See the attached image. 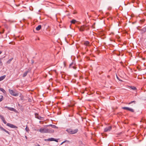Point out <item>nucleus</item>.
I'll return each mask as SVG.
<instances>
[{"label":"nucleus","mask_w":146,"mask_h":146,"mask_svg":"<svg viewBox=\"0 0 146 146\" xmlns=\"http://www.w3.org/2000/svg\"><path fill=\"white\" fill-rule=\"evenodd\" d=\"M68 133L70 134H74L76 133L78 131V129H76L74 130L69 128L66 130Z\"/></svg>","instance_id":"nucleus-1"},{"label":"nucleus","mask_w":146,"mask_h":146,"mask_svg":"<svg viewBox=\"0 0 146 146\" xmlns=\"http://www.w3.org/2000/svg\"><path fill=\"white\" fill-rule=\"evenodd\" d=\"M78 29L80 31L82 32L85 30H88L89 29V27L88 26L85 25L81 26L80 27H78Z\"/></svg>","instance_id":"nucleus-2"},{"label":"nucleus","mask_w":146,"mask_h":146,"mask_svg":"<svg viewBox=\"0 0 146 146\" xmlns=\"http://www.w3.org/2000/svg\"><path fill=\"white\" fill-rule=\"evenodd\" d=\"M9 93L13 96H18L19 95V93L17 92H15L13 90H11L9 89Z\"/></svg>","instance_id":"nucleus-3"},{"label":"nucleus","mask_w":146,"mask_h":146,"mask_svg":"<svg viewBox=\"0 0 146 146\" xmlns=\"http://www.w3.org/2000/svg\"><path fill=\"white\" fill-rule=\"evenodd\" d=\"M6 125L7 126L11 128H18V127L17 126L15 125H14L13 124H12L10 123H7V124Z\"/></svg>","instance_id":"nucleus-4"},{"label":"nucleus","mask_w":146,"mask_h":146,"mask_svg":"<svg viewBox=\"0 0 146 146\" xmlns=\"http://www.w3.org/2000/svg\"><path fill=\"white\" fill-rule=\"evenodd\" d=\"M39 131L41 133H46L48 132V130L45 128H41Z\"/></svg>","instance_id":"nucleus-5"},{"label":"nucleus","mask_w":146,"mask_h":146,"mask_svg":"<svg viewBox=\"0 0 146 146\" xmlns=\"http://www.w3.org/2000/svg\"><path fill=\"white\" fill-rule=\"evenodd\" d=\"M35 117L37 119H40V120H44V118L43 117H41L40 116H39L38 113H35Z\"/></svg>","instance_id":"nucleus-6"},{"label":"nucleus","mask_w":146,"mask_h":146,"mask_svg":"<svg viewBox=\"0 0 146 146\" xmlns=\"http://www.w3.org/2000/svg\"><path fill=\"white\" fill-rule=\"evenodd\" d=\"M136 103V101H133L128 103V105H129L130 106H133Z\"/></svg>","instance_id":"nucleus-7"},{"label":"nucleus","mask_w":146,"mask_h":146,"mask_svg":"<svg viewBox=\"0 0 146 146\" xmlns=\"http://www.w3.org/2000/svg\"><path fill=\"white\" fill-rule=\"evenodd\" d=\"M111 129V126H109L106 127L104 129V131L107 132L108 131H110Z\"/></svg>","instance_id":"nucleus-8"},{"label":"nucleus","mask_w":146,"mask_h":146,"mask_svg":"<svg viewBox=\"0 0 146 146\" xmlns=\"http://www.w3.org/2000/svg\"><path fill=\"white\" fill-rule=\"evenodd\" d=\"M0 118L4 124H6L7 123V122L5 120V119L3 116L0 115Z\"/></svg>","instance_id":"nucleus-9"},{"label":"nucleus","mask_w":146,"mask_h":146,"mask_svg":"<svg viewBox=\"0 0 146 146\" xmlns=\"http://www.w3.org/2000/svg\"><path fill=\"white\" fill-rule=\"evenodd\" d=\"M5 108H7L9 110L11 111H16V110L13 108L9 107L7 106H6Z\"/></svg>","instance_id":"nucleus-10"},{"label":"nucleus","mask_w":146,"mask_h":146,"mask_svg":"<svg viewBox=\"0 0 146 146\" xmlns=\"http://www.w3.org/2000/svg\"><path fill=\"white\" fill-rule=\"evenodd\" d=\"M128 89H129L130 90H136V88L133 86H128Z\"/></svg>","instance_id":"nucleus-11"},{"label":"nucleus","mask_w":146,"mask_h":146,"mask_svg":"<svg viewBox=\"0 0 146 146\" xmlns=\"http://www.w3.org/2000/svg\"><path fill=\"white\" fill-rule=\"evenodd\" d=\"M54 139V138H49L48 139H44V141H53Z\"/></svg>","instance_id":"nucleus-12"},{"label":"nucleus","mask_w":146,"mask_h":146,"mask_svg":"<svg viewBox=\"0 0 146 146\" xmlns=\"http://www.w3.org/2000/svg\"><path fill=\"white\" fill-rule=\"evenodd\" d=\"M1 129L2 131H4L5 132H6V133H8L9 135L10 134L9 132L8 131L6 130L5 129H4L3 127H1Z\"/></svg>","instance_id":"nucleus-13"},{"label":"nucleus","mask_w":146,"mask_h":146,"mask_svg":"<svg viewBox=\"0 0 146 146\" xmlns=\"http://www.w3.org/2000/svg\"><path fill=\"white\" fill-rule=\"evenodd\" d=\"M84 44L86 46H89L90 42L88 41H86L84 42Z\"/></svg>","instance_id":"nucleus-14"},{"label":"nucleus","mask_w":146,"mask_h":146,"mask_svg":"<svg viewBox=\"0 0 146 146\" xmlns=\"http://www.w3.org/2000/svg\"><path fill=\"white\" fill-rule=\"evenodd\" d=\"M128 111H129L133 113H135L134 110L133 109L130 107H128Z\"/></svg>","instance_id":"nucleus-15"},{"label":"nucleus","mask_w":146,"mask_h":146,"mask_svg":"<svg viewBox=\"0 0 146 146\" xmlns=\"http://www.w3.org/2000/svg\"><path fill=\"white\" fill-rule=\"evenodd\" d=\"M6 77V75H4L0 77V81L3 80Z\"/></svg>","instance_id":"nucleus-16"},{"label":"nucleus","mask_w":146,"mask_h":146,"mask_svg":"<svg viewBox=\"0 0 146 146\" xmlns=\"http://www.w3.org/2000/svg\"><path fill=\"white\" fill-rule=\"evenodd\" d=\"M141 32L142 33H143L146 31V28H143L141 30Z\"/></svg>","instance_id":"nucleus-17"},{"label":"nucleus","mask_w":146,"mask_h":146,"mask_svg":"<svg viewBox=\"0 0 146 146\" xmlns=\"http://www.w3.org/2000/svg\"><path fill=\"white\" fill-rule=\"evenodd\" d=\"M41 26L40 25H38V26L36 28V30L39 31L41 29Z\"/></svg>","instance_id":"nucleus-18"},{"label":"nucleus","mask_w":146,"mask_h":146,"mask_svg":"<svg viewBox=\"0 0 146 146\" xmlns=\"http://www.w3.org/2000/svg\"><path fill=\"white\" fill-rule=\"evenodd\" d=\"M29 72V71H26V72H25L23 74V77H25V76H26L27 75V74H28V73Z\"/></svg>","instance_id":"nucleus-19"},{"label":"nucleus","mask_w":146,"mask_h":146,"mask_svg":"<svg viewBox=\"0 0 146 146\" xmlns=\"http://www.w3.org/2000/svg\"><path fill=\"white\" fill-rule=\"evenodd\" d=\"M0 90L4 94H5L6 93L5 91L3 88H0Z\"/></svg>","instance_id":"nucleus-20"},{"label":"nucleus","mask_w":146,"mask_h":146,"mask_svg":"<svg viewBox=\"0 0 146 146\" xmlns=\"http://www.w3.org/2000/svg\"><path fill=\"white\" fill-rule=\"evenodd\" d=\"M73 64V63L70 64L69 65V67L70 68H74V66H72V65Z\"/></svg>","instance_id":"nucleus-21"},{"label":"nucleus","mask_w":146,"mask_h":146,"mask_svg":"<svg viewBox=\"0 0 146 146\" xmlns=\"http://www.w3.org/2000/svg\"><path fill=\"white\" fill-rule=\"evenodd\" d=\"M76 21L74 19H72L71 21V23L72 24H74L76 22Z\"/></svg>","instance_id":"nucleus-22"},{"label":"nucleus","mask_w":146,"mask_h":146,"mask_svg":"<svg viewBox=\"0 0 146 146\" xmlns=\"http://www.w3.org/2000/svg\"><path fill=\"white\" fill-rule=\"evenodd\" d=\"M1 98H0V102L2 101L3 100V96H0Z\"/></svg>","instance_id":"nucleus-23"},{"label":"nucleus","mask_w":146,"mask_h":146,"mask_svg":"<svg viewBox=\"0 0 146 146\" xmlns=\"http://www.w3.org/2000/svg\"><path fill=\"white\" fill-rule=\"evenodd\" d=\"M50 125L53 128H56V127L54 125Z\"/></svg>","instance_id":"nucleus-24"},{"label":"nucleus","mask_w":146,"mask_h":146,"mask_svg":"<svg viewBox=\"0 0 146 146\" xmlns=\"http://www.w3.org/2000/svg\"><path fill=\"white\" fill-rule=\"evenodd\" d=\"M25 130H26V131L27 132H29V128H28V127H27H27H26V128H25Z\"/></svg>","instance_id":"nucleus-25"},{"label":"nucleus","mask_w":146,"mask_h":146,"mask_svg":"<svg viewBox=\"0 0 146 146\" xmlns=\"http://www.w3.org/2000/svg\"><path fill=\"white\" fill-rule=\"evenodd\" d=\"M13 58H11L10 59H9L7 62V63H9L12 60Z\"/></svg>","instance_id":"nucleus-26"},{"label":"nucleus","mask_w":146,"mask_h":146,"mask_svg":"<svg viewBox=\"0 0 146 146\" xmlns=\"http://www.w3.org/2000/svg\"><path fill=\"white\" fill-rule=\"evenodd\" d=\"M1 58L0 59V65L1 66H2L3 65L2 63L1 60Z\"/></svg>","instance_id":"nucleus-27"},{"label":"nucleus","mask_w":146,"mask_h":146,"mask_svg":"<svg viewBox=\"0 0 146 146\" xmlns=\"http://www.w3.org/2000/svg\"><path fill=\"white\" fill-rule=\"evenodd\" d=\"M4 31V29H3L1 32L0 31V34H1L3 33Z\"/></svg>","instance_id":"nucleus-28"},{"label":"nucleus","mask_w":146,"mask_h":146,"mask_svg":"<svg viewBox=\"0 0 146 146\" xmlns=\"http://www.w3.org/2000/svg\"><path fill=\"white\" fill-rule=\"evenodd\" d=\"M122 108L124 109H125L128 110V107H124Z\"/></svg>","instance_id":"nucleus-29"},{"label":"nucleus","mask_w":146,"mask_h":146,"mask_svg":"<svg viewBox=\"0 0 146 146\" xmlns=\"http://www.w3.org/2000/svg\"><path fill=\"white\" fill-rule=\"evenodd\" d=\"M53 141H56V142H58V141L57 139H55L54 138V139L53 140Z\"/></svg>","instance_id":"nucleus-30"},{"label":"nucleus","mask_w":146,"mask_h":146,"mask_svg":"<svg viewBox=\"0 0 146 146\" xmlns=\"http://www.w3.org/2000/svg\"><path fill=\"white\" fill-rule=\"evenodd\" d=\"M129 55L131 56V54L130 52H128V55Z\"/></svg>","instance_id":"nucleus-31"},{"label":"nucleus","mask_w":146,"mask_h":146,"mask_svg":"<svg viewBox=\"0 0 146 146\" xmlns=\"http://www.w3.org/2000/svg\"><path fill=\"white\" fill-rule=\"evenodd\" d=\"M140 21L141 22V21H142V23H143V22L144 21V20H140Z\"/></svg>","instance_id":"nucleus-32"},{"label":"nucleus","mask_w":146,"mask_h":146,"mask_svg":"<svg viewBox=\"0 0 146 146\" xmlns=\"http://www.w3.org/2000/svg\"><path fill=\"white\" fill-rule=\"evenodd\" d=\"M2 53V52L1 51H0V54Z\"/></svg>","instance_id":"nucleus-33"},{"label":"nucleus","mask_w":146,"mask_h":146,"mask_svg":"<svg viewBox=\"0 0 146 146\" xmlns=\"http://www.w3.org/2000/svg\"><path fill=\"white\" fill-rule=\"evenodd\" d=\"M117 79H118V80H120L119 79V78H118V77L117 76Z\"/></svg>","instance_id":"nucleus-34"},{"label":"nucleus","mask_w":146,"mask_h":146,"mask_svg":"<svg viewBox=\"0 0 146 146\" xmlns=\"http://www.w3.org/2000/svg\"><path fill=\"white\" fill-rule=\"evenodd\" d=\"M37 146H40L39 145H38Z\"/></svg>","instance_id":"nucleus-35"},{"label":"nucleus","mask_w":146,"mask_h":146,"mask_svg":"<svg viewBox=\"0 0 146 146\" xmlns=\"http://www.w3.org/2000/svg\"><path fill=\"white\" fill-rule=\"evenodd\" d=\"M109 77H110L109 76H108V78H109Z\"/></svg>","instance_id":"nucleus-36"},{"label":"nucleus","mask_w":146,"mask_h":146,"mask_svg":"<svg viewBox=\"0 0 146 146\" xmlns=\"http://www.w3.org/2000/svg\"><path fill=\"white\" fill-rule=\"evenodd\" d=\"M64 142H63L62 143H61V144H62L63 143H64Z\"/></svg>","instance_id":"nucleus-37"},{"label":"nucleus","mask_w":146,"mask_h":146,"mask_svg":"<svg viewBox=\"0 0 146 146\" xmlns=\"http://www.w3.org/2000/svg\"><path fill=\"white\" fill-rule=\"evenodd\" d=\"M1 127H1V126H0V129H1Z\"/></svg>","instance_id":"nucleus-38"},{"label":"nucleus","mask_w":146,"mask_h":146,"mask_svg":"<svg viewBox=\"0 0 146 146\" xmlns=\"http://www.w3.org/2000/svg\"><path fill=\"white\" fill-rule=\"evenodd\" d=\"M95 23H94L93 25V26H94V25H95Z\"/></svg>","instance_id":"nucleus-39"},{"label":"nucleus","mask_w":146,"mask_h":146,"mask_svg":"<svg viewBox=\"0 0 146 146\" xmlns=\"http://www.w3.org/2000/svg\"><path fill=\"white\" fill-rule=\"evenodd\" d=\"M54 71H55V72H56V70H54Z\"/></svg>","instance_id":"nucleus-40"},{"label":"nucleus","mask_w":146,"mask_h":146,"mask_svg":"<svg viewBox=\"0 0 146 146\" xmlns=\"http://www.w3.org/2000/svg\"><path fill=\"white\" fill-rule=\"evenodd\" d=\"M11 42H10V44H11ZM11 44H12L11 43Z\"/></svg>","instance_id":"nucleus-41"}]
</instances>
